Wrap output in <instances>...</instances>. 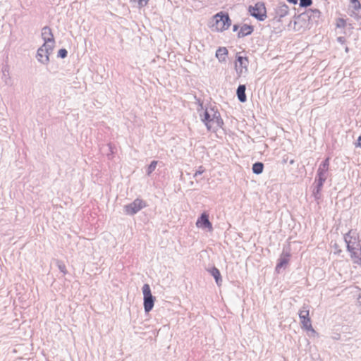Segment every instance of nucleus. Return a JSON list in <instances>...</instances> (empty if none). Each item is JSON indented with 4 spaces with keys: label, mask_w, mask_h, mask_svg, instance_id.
Instances as JSON below:
<instances>
[{
    "label": "nucleus",
    "mask_w": 361,
    "mask_h": 361,
    "mask_svg": "<svg viewBox=\"0 0 361 361\" xmlns=\"http://www.w3.org/2000/svg\"><path fill=\"white\" fill-rule=\"evenodd\" d=\"M344 240L354 263L361 265V238L355 231L350 230L344 235Z\"/></svg>",
    "instance_id": "obj_1"
},
{
    "label": "nucleus",
    "mask_w": 361,
    "mask_h": 361,
    "mask_svg": "<svg viewBox=\"0 0 361 361\" xmlns=\"http://www.w3.org/2000/svg\"><path fill=\"white\" fill-rule=\"evenodd\" d=\"M289 3L290 4H298V0H287Z\"/></svg>",
    "instance_id": "obj_35"
},
{
    "label": "nucleus",
    "mask_w": 361,
    "mask_h": 361,
    "mask_svg": "<svg viewBox=\"0 0 361 361\" xmlns=\"http://www.w3.org/2000/svg\"><path fill=\"white\" fill-rule=\"evenodd\" d=\"M137 0H130V3H135V2H137Z\"/></svg>",
    "instance_id": "obj_38"
},
{
    "label": "nucleus",
    "mask_w": 361,
    "mask_h": 361,
    "mask_svg": "<svg viewBox=\"0 0 361 361\" xmlns=\"http://www.w3.org/2000/svg\"><path fill=\"white\" fill-rule=\"evenodd\" d=\"M299 318L302 328L307 331L315 332L312 326L311 319L310 317L309 305L304 304L302 309L299 312Z\"/></svg>",
    "instance_id": "obj_9"
},
{
    "label": "nucleus",
    "mask_w": 361,
    "mask_h": 361,
    "mask_svg": "<svg viewBox=\"0 0 361 361\" xmlns=\"http://www.w3.org/2000/svg\"><path fill=\"white\" fill-rule=\"evenodd\" d=\"M356 146L361 147V136H359L357 140Z\"/></svg>",
    "instance_id": "obj_34"
},
{
    "label": "nucleus",
    "mask_w": 361,
    "mask_h": 361,
    "mask_svg": "<svg viewBox=\"0 0 361 361\" xmlns=\"http://www.w3.org/2000/svg\"><path fill=\"white\" fill-rule=\"evenodd\" d=\"M157 163H158V161H155V160L151 161L150 164L147 166V169L146 171L147 176H150L152 174V173L155 170V169L157 166Z\"/></svg>",
    "instance_id": "obj_23"
},
{
    "label": "nucleus",
    "mask_w": 361,
    "mask_h": 361,
    "mask_svg": "<svg viewBox=\"0 0 361 361\" xmlns=\"http://www.w3.org/2000/svg\"><path fill=\"white\" fill-rule=\"evenodd\" d=\"M325 181L326 180L315 178L314 183V188H313V190H317V191H320L321 192Z\"/></svg>",
    "instance_id": "obj_22"
},
{
    "label": "nucleus",
    "mask_w": 361,
    "mask_h": 361,
    "mask_svg": "<svg viewBox=\"0 0 361 361\" xmlns=\"http://www.w3.org/2000/svg\"><path fill=\"white\" fill-rule=\"evenodd\" d=\"M350 1L355 11H359L361 9V4L358 0H350Z\"/></svg>",
    "instance_id": "obj_25"
},
{
    "label": "nucleus",
    "mask_w": 361,
    "mask_h": 361,
    "mask_svg": "<svg viewBox=\"0 0 361 361\" xmlns=\"http://www.w3.org/2000/svg\"><path fill=\"white\" fill-rule=\"evenodd\" d=\"M2 74V80L5 82L6 85H11V79L9 76L8 68L7 66L3 67Z\"/></svg>",
    "instance_id": "obj_21"
},
{
    "label": "nucleus",
    "mask_w": 361,
    "mask_h": 361,
    "mask_svg": "<svg viewBox=\"0 0 361 361\" xmlns=\"http://www.w3.org/2000/svg\"><path fill=\"white\" fill-rule=\"evenodd\" d=\"M293 163H294V160L292 159V160L290 161V164H293Z\"/></svg>",
    "instance_id": "obj_39"
},
{
    "label": "nucleus",
    "mask_w": 361,
    "mask_h": 361,
    "mask_svg": "<svg viewBox=\"0 0 361 361\" xmlns=\"http://www.w3.org/2000/svg\"><path fill=\"white\" fill-rule=\"evenodd\" d=\"M68 55V51L66 49H61L58 51L57 56L61 59H65Z\"/></svg>",
    "instance_id": "obj_27"
},
{
    "label": "nucleus",
    "mask_w": 361,
    "mask_h": 361,
    "mask_svg": "<svg viewBox=\"0 0 361 361\" xmlns=\"http://www.w3.org/2000/svg\"><path fill=\"white\" fill-rule=\"evenodd\" d=\"M312 4V0H300V6L307 8L311 6Z\"/></svg>",
    "instance_id": "obj_26"
},
{
    "label": "nucleus",
    "mask_w": 361,
    "mask_h": 361,
    "mask_svg": "<svg viewBox=\"0 0 361 361\" xmlns=\"http://www.w3.org/2000/svg\"><path fill=\"white\" fill-rule=\"evenodd\" d=\"M208 271L214 278L216 284L220 286L222 282V279L219 270L216 267H213L210 269H208Z\"/></svg>",
    "instance_id": "obj_18"
},
{
    "label": "nucleus",
    "mask_w": 361,
    "mask_h": 361,
    "mask_svg": "<svg viewBox=\"0 0 361 361\" xmlns=\"http://www.w3.org/2000/svg\"><path fill=\"white\" fill-rule=\"evenodd\" d=\"M228 50L226 47H219L216 51V57L220 62L226 61V56L228 55Z\"/></svg>",
    "instance_id": "obj_19"
},
{
    "label": "nucleus",
    "mask_w": 361,
    "mask_h": 361,
    "mask_svg": "<svg viewBox=\"0 0 361 361\" xmlns=\"http://www.w3.org/2000/svg\"><path fill=\"white\" fill-rule=\"evenodd\" d=\"M142 293H143V306L145 312L148 313L154 307L155 297L152 295L151 293L150 286L149 284L145 283L142 286Z\"/></svg>",
    "instance_id": "obj_5"
},
{
    "label": "nucleus",
    "mask_w": 361,
    "mask_h": 361,
    "mask_svg": "<svg viewBox=\"0 0 361 361\" xmlns=\"http://www.w3.org/2000/svg\"><path fill=\"white\" fill-rule=\"evenodd\" d=\"M200 116L201 121L204 123L208 130H210L212 128V123H215L219 128H222L224 126L221 114L214 107L207 108L203 112V115L200 114Z\"/></svg>",
    "instance_id": "obj_2"
},
{
    "label": "nucleus",
    "mask_w": 361,
    "mask_h": 361,
    "mask_svg": "<svg viewBox=\"0 0 361 361\" xmlns=\"http://www.w3.org/2000/svg\"><path fill=\"white\" fill-rule=\"evenodd\" d=\"M289 8L285 3H279L274 7L273 12L269 13L274 22H280L281 19L288 15Z\"/></svg>",
    "instance_id": "obj_8"
},
{
    "label": "nucleus",
    "mask_w": 361,
    "mask_h": 361,
    "mask_svg": "<svg viewBox=\"0 0 361 361\" xmlns=\"http://www.w3.org/2000/svg\"><path fill=\"white\" fill-rule=\"evenodd\" d=\"M200 107H201V109H203V106H202V103H201V104H200Z\"/></svg>",
    "instance_id": "obj_40"
},
{
    "label": "nucleus",
    "mask_w": 361,
    "mask_h": 361,
    "mask_svg": "<svg viewBox=\"0 0 361 361\" xmlns=\"http://www.w3.org/2000/svg\"><path fill=\"white\" fill-rule=\"evenodd\" d=\"M346 25V21L343 18H338L336 23V27L343 28Z\"/></svg>",
    "instance_id": "obj_28"
},
{
    "label": "nucleus",
    "mask_w": 361,
    "mask_h": 361,
    "mask_svg": "<svg viewBox=\"0 0 361 361\" xmlns=\"http://www.w3.org/2000/svg\"><path fill=\"white\" fill-rule=\"evenodd\" d=\"M254 29L252 25H248L247 24H244L241 26L239 32H238V37L242 38L245 36L250 35L253 32Z\"/></svg>",
    "instance_id": "obj_16"
},
{
    "label": "nucleus",
    "mask_w": 361,
    "mask_h": 361,
    "mask_svg": "<svg viewBox=\"0 0 361 361\" xmlns=\"http://www.w3.org/2000/svg\"><path fill=\"white\" fill-rule=\"evenodd\" d=\"M321 16V12L318 9H309L306 12L298 15L296 17L297 20L294 21L295 30H299L300 28L296 27V25L300 23V21L305 22L308 19L310 23H317L319 18Z\"/></svg>",
    "instance_id": "obj_3"
},
{
    "label": "nucleus",
    "mask_w": 361,
    "mask_h": 361,
    "mask_svg": "<svg viewBox=\"0 0 361 361\" xmlns=\"http://www.w3.org/2000/svg\"><path fill=\"white\" fill-rule=\"evenodd\" d=\"M357 305L359 307L360 313L361 314V295H359L357 298Z\"/></svg>",
    "instance_id": "obj_33"
},
{
    "label": "nucleus",
    "mask_w": 361,
    "mask_h": 361,
    "mask_svg": "<svg viewBox=\"0 0 361 361\" xmlns=\"http://www.w3.org/2000/svg\"><path fill=\"white\" fill-rule=\"evenodd\" d=\"M312 195H313L314 199L317 200H319L320 197H321V192L320 191H317V190H313Z\"/></svg>",
    "instance_id": "obj_31"
},
{
    "label": "nucleus",
    "mask_w": 361,
    "mask_h": 361,
    "mask_svg": "<svg viewBox=\"0 0 361 361\" xmlns=\"http://www.w3.org/2000/svg\"><path fill=\"white\" fill-rule=\"evenodd\" d=\"M330 157H326L319 166L315 178L326 180L329 174Z\"/></svg>",
    "instance_id": "obj_12"
},
{
    "label": "nucleus",
    "mask_w": 361,
    "mask_h": 361,
    "mask_svg": "<svg viewBox=\"0 0 361 361\" xmlns=\"http://www.w3.org/2000/svg\"><path fill=\"white\" fill-rule=\"evenodd\" d=\"M147 206L145 201L137 198L133 202L126 204L123 207L126 214L133 216L140 212L142 209Z\"/></svg>",
    "instance_id": "obj_10"
},
{
    "label": "nucleus",
    "mask_w": 361,
    "mask_h": 361,
    "mask_svg": "<svg viewBox=\"0 0 361 361\" xmlns=\"http://www.w3.org/2000/svg\"><path fill=\"white\" fill-rule=\"evenodd\" d=\"M54 45L43 44L37 51L36 58L42 64L47 65L49 62V55L52 53Z\"/></svg>",
    "instance_id": "obj_7"
},
{
    "label": "nucleus",
    "mask_w": 361,
    "mask_h": 361,
    "mask_svg": "<svg viewBox=\"0 0 361 361\" xmlns=\"http://www.w3.org/2000/svg\"><path fill=\"white\" fill-rule=\"evenodd\" d=\"M215 24L212 26L216 27L218 31H224L227 30L231 25V20L228 14L223 13L222 12L218 13L214 16Z\"/></svg>",
    "instance_id": "obj_6"
},
{
    "label": "nucleus",
    "mask_w": 361,
    "mask_h": 361,
    "mask_svg": "<svg viewBox=\"0 0 361 361\" xmlns=\"http://www.w3.org/2000/svg\"><path fill=\"white\" fill-rule=\"evenodd\" d=\"M238 25H234L233 27V32H236L238 30Z\"/></svg>",
    "instance_id": "obj_36"
},
{
    "label": "nucleus",
    "mask_w": 361,
    "mask_h": 361,
    "mask_svg": "<svg viewBox=\"0 0 361 361\" xmlns=\"http://www.w3.org/2000/svg\"><path fill=\"white\" fill-rule=\"evenodd\" d=\"M42 37L44 40V44H52L55 43L54 35L51 28L48 26H44L42 30Z\"/></svg>",
    "instance_id": "obj_14"
},
{
    "label": "nucleus",
    "mask_w": 361,
    "mask_h": 361,
    "mask_svg": "<svg viewBox=\"0 0 361 361\" xmlns=\"http://www.w3.org/2000/svg\"><path fill=\"white\" fill-rule=\"evenodd\" d=\"M337 42L341 43V44H344L346 42V39L344 37H338Z\"/></svg>",
    "instance_id": "obj_32"
},
{
    "label": "nucleus",
    "mask_w": 361,
    "mask_h": 361,
    "mask_svg": "<svg viewBox=\"0 0 361 361\" xmlns=\"http://www.w3.org/2000/svg\"><path fill=\"white\" fill-rule=\"evenodd\" d=\"M196 226L198 228H208L209 231H212L213 228L212 224L209 219V215L206 212H203L197 219Z\"/></svg>",
    "instance_id": "obj_13"
},
{
    "label": "nucleus",
    "mask_w": 361,
    "mask_h": 361,
    "mask_svg": "<svg viewBox=\"0 0 361 361\" xmlns=\"http://www.w3.org/2000/svg\"><path fill=\"white\" fill-rule=\"evenodd\" d=\"M345 51L346 53H348V52H349V48H348V47H345Z\"/></svg>",
    "instance_id": "obj_37"
},
{
    "label": "nucleus",
    "mask_w": 361,
    "mask_h": 361,
    "mask_svg": "<svg viewBox=\"0 0 361 361\" xmlns=\"http://www.w3.org/2000/svg\"><path fill=\"white\" fill-rule=\"evenodd\" d=\"M264 164L260 161H257L252 164V170L253 173L259 175L263 172Z\"/></svg>",
    "instance_id": "obj_20"
},
{
    "label": "nucleus",
    "mask_w": 361,
    "mask_h": 361,
    "mask_svg": "<svg viewBox=\"0 0 361 361\" xmlns=\"http://www.w3.org/2000/svg\"><path fill=\"white\" fill-rule=\"evenodd\" d=\"M248 12L251 16L259 21H264L267 17L265 4L261 1L257 2L254 6H250Z\"/></svg>",
    "instance_id": "obj_4"
},
{
    "label": "nucleus",
    "mask_w": 361,
    "mask_h": 361,
    "mask_svg": "<svg viewBox=\"0 0 361 361\" xmlns=\"http://www.w3.org/2000/svg\"><path fill=\"white\" fill-rule=\"evenodd\" d=\"M56 266L64 275L67 274L66 267L62 261L56 260Z\"/></svg>",
    "instance_id": "obj_24"
},
{
    "label": "nucleus",
    "mask_w": 361,
    "mask_h": 361,
    "mask_svg": "<svg viewBox=\"0 0 361 361\" xmlns=\"http://www.w3.org/2000/svg\"><path fill=\"white\" fill-rule=\"evenodd\" d=\"M205 171L204 168L202 166H200L196 172L193 174V178H196L199 175L202 174Z\"/></svg>",
    "instance_id": "obj_29"
},
{
    "label": "nucleus",
    "mask_w": 361,
    "mask_h": 361,
    "mask_svg": "<svg viewBox=\"0 0 361 361\" xmlns=\"http://www.w3.org/2000/svg\"><path fill=\"white\" fill-rule=\"evenodd\" d=\"M248 58L247 56H241L239 53H238L236 54L235 68L239 77L248 71Z\"/></svg>",
    "instance_id": "obj_11"
},
{
    "label": "nucleus",
    "mask_w": 361,
    "mask_h": 361,
    "mask_svg": "<svg viewBox=\"0 0 361 361\" xmlns=\"http://www.w3.org/2000/svg\"><path fill=\"white\" fill-rule=\"evenodd\" d=\"M149 1V0H137V7L139 8H142L146 6L148 4Z\"/></svg>",
    "instance_id": "obj_30"
},
{
    "label": "nucleus",
    "mask_w": 361,
    "mask_h": 361,
    "mask_svg": "<svg viewBox=\"0 0 361 361\" xmlns=\"http://www.w3.org/2000/svg\"><path fill=\"white\" fill-rule=\"evenodd\" d=\"M290 257V255L288 252H285L284 250L282 252L276 266V271L277 272H279V269L285 267L288 263Z\"/></svg>",
    "instance_id": "obj_15"
},
{
    "label": "nucleus",
    "mask_w": 361,
    "mask_h": 361,
    "mask_svg": "<svg viewBox=\"0 0 361 361\" xmlns=\"http://www.w3.org/2000/svg\"><path fill=\"white\" fill-rule=\"evenodd\" d=\"M246 86L245 85H240L236 90V94L238 100L240 102H245L247 101V96L245 94Z\"/></svg>",
    "instance_id": "obj_17"
}]
</instances>
